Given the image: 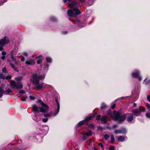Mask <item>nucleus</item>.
Segmentation results:
<instances>
[{
	"mask_svg": "<svg viewBox=\"0 0 150 150\" xmlns=\"http://www.w3.org/2000/svg\"><path fill=\"white\" fill-rule=\"evenodd\" d=\"M45 68L44 70H41L36 74H33L31 79L33 83L36 85L37 88L39 89L45 88L46 84L44 83H39V80L44 79L45 75L48 70L49 65L47 63L44 64Z\"/></svg>",
	"mask_w": 150,
	"mask_h": 150,
	"instance_id": "nucleus-1",
	"label": "nucleus"
},
{
	"mask_svg": "<svg viewBox=\"0 0 150 150\" xmlns=\"http://www.w3.org/2000/svg\"><path fill=\"white\" fill-rule=\"evenodd\" d=\"M79 5L78 2L76 1H72L69 4L70 9L68 10L67 14L69 16L76 17L81 13L78 7Z\"/></svg>",
	"mask_w": 150,
	"mask_h": 150,
	"instance_id": "nucleus-2",
	"label": "nucleus"
},
{
	"mask_svg": "<svg viewBox=\"0 0 150 150\" xmlns=\"http://www.w3.org/2000/svg\"><path fill=\"white\" fill-rule=\"evenodd\" d=\"M38 102L42 105V107L40 108L38 107L35 105H33L32 109L34 112H41L44 113L48 111L49 107L45 104L41 100H39Z\"/></svg>",
	"mask_w": 150,
	"mask_h": 150,
	"instance_id": "nucleus-3",
	"label": "nucleus"
},
{
	"mask_svg": "<svg viewBox=\"0 0 150 150\" xmlns=\"http://www.w3.org/2000/svg\"><path fill=\"white\" fill-rule=\"evenodd\" d=\"M54 106L55 107L54 112L45 114L44 115V117H55L58 114L59 110L60 105L59 102H58L57 99L55 98V101L54 102Z\"/></svg>",
	"mask_w": 150,
	"mask_h": 150,
	"instance_id": "nucleus-4",
	"label": "nucleus"
},
{
	"mask_svg": "<svg viewBox=\"0 0 150 150\" xmlns=\"http://www.w3.org/2000/svg\"><path fill=\"white\" fill-rule=\"evenodd\" d=\"M111 117L112 120L117 121L119 122L124 121L126 117L125 115L121 116L119 112H116L115 111L113 112Z\"/></svg>",
	"mask_w": 150,
	"mask_h": 150,
	"instance_id": "nucleus-5",
	"label": "nucleus"
},
{
	"mask_svg": "<svg viewBox=\"0 0 150 150\" xmlns=\"http://www.w3.org/2000/svg\"><path fill=\"white\" fill-rule=\"evenodd\" d=\"M10 85L12 88H16L17 89H21L23 87V85L22 82L19 81L17 83L14 81H12L10 82Z\"/></svg>",
	"mask_w": 150,
	"mask_h": 150,
	"instance_id": "nucleus-6",
	"label": "nucleus"
},
{
	"mask_svg": "<svg viewBox=\"0 0 150 150\" xmlns=\"http://www.w3.org/2000/svg\"><path fill=\"white\" fill-rule=\"evenodd\" d=\"M9 41L6 36L0 40V51L4 50L3 47L5 44L9 43Z\"/></svg>",
	"mask_w": 150,
	"mask_h": 150,
	"instance_id": "nucleus-7",
	"label": "nucleus"
},
{
	"mask_svg": "<svg viewBox=\"0 0 150 150\" xmlns=\"http://www.w3.org/2000/svg\"><path fill=\"white\" fill-rule=\"evenodd\" d=\"M141 109L140 108L135 109L132 111V112L134 116H138L142 112H144L145 110V108H142Z\"/></svg>",
	"mask_w": 150,
	"mask_h": 150,
	"instance_id": "nucleus-8",
	"label": "nucleus"
},
{
	"mask_svg": "<svg viewBox=\"0 0 150 150\" xmlns=\"http://www.w3.org/2000/svg\"><path fill=\"white\" fill-rule=\"evenodd\" d=\"M8 73V72L5 67H4L2 69V72L0 73V79H4L5 76L6 74Z\"/></svg>",
	"mask_w": 150,
	"mask_h": 150,
	"instance_id": "nucleus-9",
	"label": "nucleus"
},
{
	"mask_svg": "<svg viewBox=\"0 0 150 150\" xmlns=\"http://www.w3.org/2000/svg\"><path fill=\"white\" fill-rule=\"evenodd\" d=\"M25 64L28 65H33L35 64V62L34 59H29L26 60Z\"/></svg>",
	"mask_w": 150,
	"mask_h": 150,
	"instance_id": "nucleus-10",
	"label": "nucleus"
},
{
	"mask_svg": "<svg viewBox=\"0 0 150 150\" xmlns=\"http://www.w3.org/2000/svg\"><path fill=\"white\" fill-rule=\"evenodd\" d=\"M139 71L136 70L134 72L132 73V76L134 78H138L139 81H141L142 80V78L140 76H139Z\"/></svg>",
	"mask_w": 150,
	"mask_h": 150,
	"instance_id": "nucleus-11",
	"label": "nucleus"
},
{
	"mask_svg": "<svg viewBox=\"0 0 150 150\" xmlns=\"http://www.w3.org/2000/svg\"><path fill=\"white\" fill-rule=\"evenodd\" d=\"M27 147H23L22 145H17L14 148L11 149L10 150H24Z\"/></svg>",
	"mask_w": 150,
	"mask_h": 150,
	"instance_id": "nucleus-12",
	"label": "nucleus"
},
{
	"mask_svg": "<svg viewBox=\"0 0 150 150\" xmlns=\"http://www.w3.org/2000/svg\"><path fill=\"white\" fill-rule=\"evenodd\" d=\"M92 134V132L90 131L88 133H86L85 132H83V137L84 139L85 140L86 138L88 137V136L91 135Z\"/></svg>",
	"mask_w": 150,
	"mask_h": 150,
	"instance_id": "nucleus-13",
	"label": "nucleus"
},
{
	"mask_svg": "<svg viewBox=\"0 0 150 150\" xmlns=\"http://www.w3.org/2000/svg\"><path fill=\"white\" fill-rule=\"evenodd\" d=\"M107 117L105 115H103L101 118V121L103 124H106L107 122Z\"/></svg>",
	"mask_w": 150,
	"mask_h": 150,
	"instance_id": "nucleus-14",
	"label": "nucleus"
},
{
	"mask_svg": "<svg viewBox=\"0 0 150 150\" xmlns=\"http://www.w3.org/2000/svg\"><path fill=\"white\" fill-rule=\"evenodd\" d=\"M133 116L132 114H130L127 117V120L128 122H131L133 119Z\"/></svg>",
	"mask_w": 150,
	"mask_h": 150,
	"instance_id": "nucleus-15",
	"label": "nucleus"
},
{
	"mask_svg": "<svg viewBox=\"0 0 150 150\" xmlns=\"http://www.w3.org/2000/svg\"><path fill=\"white\" fill-rule=\"evenodd\" d=\"M11 58L15 62L16 64H18L20 63V61L18 60H17L16 58L13 57V55L11 56Z\"/></svg>",
	"mask_w": 150,
	"mask_h": 150,
	"instance_id": "nucleus-16",
	"label": "nucleus"
},
{
	"mask_svg": "<svg viewBox=\"0 0 150 150\" xmlns=\"http://www.w3.org/2000/svg\"><path fill=\"white\" fill-rule=\"evenodd\" d=\"M125 137L122 136H120L117 139V140L119 141L122 142L124 141L125 138Z\"/></svg>",
	"mask_w": 150,
	"mask_h": 150,
	"instance_id": "nucleus-17",
	"label": "nucleus"
},
{
	"mask_svg": "<svg viewBox=\"0 0 150 150\" xmlns=\"http://www.w3.org/2000/svg\"><path fill=\"white\" fill-rule=\"evenodd\" d=\"M50 20L51 21L54 22L57 21V18L54 16H52L50 18Z\"/></svg>",
	"mask_w": 150,
	"mask_h": 150,
	"instance_id": "nucleus-18",
	"label": "nucleus"
},
{
	"mask_svg": "<svg viewBox=\"0 0 150 150\" xmlns=\"http://www.w3.org/2000/svg\"><path fill=\"white\" fill-rule=\"evenodd\" d=\"M85 123H86L85 120H84L79 122L78 124V126H80L82 125Z\"/></svg>",
	"mask_w": 150,
	"mask_h": 150,
	"instance_id": "nucleus-19",
	"label": "nucleus"
},
{
	"mask_svg": "<svg viewBox=\"0 0 150 150\" xmlns=\"http://www.w3.org/2000/svg\"><path fill=\"white\" fill-rule=\"evenodd\" d=\"M93 116H90L88 117H87L84 120H85L86 124H87V122L91 119Z\"/></svg>",
	"mask_w": 150,
	"mask_h": 150,
	"instance_id": "nucleus-20",
	"label": "nucleus"
},
{
	"mask_svg": "<svg viewBox=\"0 0 150 150\" xmlns=\"http://www.w3.org/2000/svg\"><path fill=\"white\" fill-rule=\"evenodd\" d=\"M120 132L121 134H124L126 132V130L125 128H122L120 129Z\"/></svg>",
	"mask_w": 150,
	"mask_h": 150,
	"instance_id": "nucleus-21",
	"label": "nucleus"
},
{
	"mask_svg": "<svg viewBox=\"0 0 150 150\" xmlns=\"http://www.w3.org/2000/svg\"><path fill=\"white\" fill-rule=\"evenodd\" d=\"M46 59L47 62L50 63L52 62V59L50 57H47L46 58Z\"/></svg>",
	"mask_w": 150,
	"mask_h": 150,
	"instance_id": "nucleus-22",
	"label": "nucleus"
},
{
	"mask_svg": "<svg viewBox=\"0 0 150 150\" xmlns=\"http://www.w3.org/2000/svg\"><path fill=\"white\" fill-rule=\"evenodd\" d=\"M23 77L22 76H20L17 77L15 79L16 81H19L22 79Z\"/></svg>",
	"mask_w": 150,
	"mask_h": 150,
	"instance_id": "nucleus-23",
	"label": "nucleus"
},
{
	"mask_svg": "<svg viewBox=\"0 0 150 150\" xmlns=\"http://www.w3.org/2000/svg\"><path fill=\"white\" fill-rule=\"evenodd\" d=\"M11 67L15 71H18V68L15 66L13 64V66H11Z\"/></svg>",
	"mask_w": 150,
	"mask_h": 150,
	"instance_id": "nucleus-24",
	"label": "nucleus"
},
{
	"mask_svg": "<svg viewBox=\"0 0 150 150\" xmlns=\"http://www.w3.org/2000/svg\"><path fill=\"white\" fill-rule=\"evenodd\" d=\"M42 59H39L37 62V63L38 64H40L42 63Z\"/></svg>",
	"mask_w": 150,
	"mask_h": 150,
	"instance_id": "nucleus-25",
	"label": "nucleus"
},
{
	"mask_svg": "<svg viewBox=\"0 0 150 150\" xmlns=\"http://www.w3.org/2000/svg\"><path fill=\"white\" fill-rule=\"evenodd\" d=\"M114 142V137L113 135L111 136V143H113Z\"/></svg>",
	"mask_w": 150,
	"mask_h": 150,
	"instance_id": "nucleus-26",
	"label": "nucleus"
},
{
	"mask_svg": "<svg viewBox=\"0 0 150 150\" xmlns=\"http://www.w3.org/2000/svg\"><path fill=\"white\" fill-rule=\"evenodd\" d=\"M109 136L107 134H105L104 136V138L105 140H107L109 138Z\"/></svg>",
	"mask_w": 150,
	"mask_h": 150,
	"instance_id": "nucleus-27",
	"label": "nucleus"
},
{
	"mask_svg": "<svg viewBox=\"0 0 150 150\" xmlns=\"http://www.w3.org/2000/svg\"><path fill=\"white\" fill-rule=\"evenodd\" d=\"M11 92V91L10 89H8L5 91L4 93L6 94H8L9 93Z\"/></svg>",
	"mask_w": 150,
	"mask_h": 150,
	"instance_id": "nucleus-28",
	"label": "nucleus"
},
{
	"mask_svg": "<svg viewBox=\"0 0 150 150\" xmlns=\"http://www.w3.org/2000/svg\"><path fill=\"white\" fill-rule=\"evenodd\" d=\"M106 107V105L104 103H102L101 105V109H104Z\"/></svg>",
	"mask_w": 150,
	"mask_h": 150,
	"instance_id": "nucleus-29",
	"label": "nucleus"
},
{
	"mask_svg": "<svg viewBox=\"0 0 150 150\" xmlns=\"http://www.w3.org/2000/svg\"><path fill=\"white\" fill-rule=\"evenodd\" d=\"M43 57L42 55H39V56H37L35 58L36 59H43Z\"/></svg>",
	"mask_w": 150,
	"mask_h": 150,
	"instance_id": "nucleus-30",
	"label": "nucleus"
},
{
	"mask_svg": "<svg viewBox=\"0 0 150 150\" xmlns=\"http://www.w3.org/2000/svg\"><path fill=\"white\" fill-rule=\"evenodd\" d=\"M7 0H1L0 2V5H2L4 3L6 2Z\"/></svg>",
	"mask_w": 150,
	"mask_h": 150,
	"instance_id": "nucleus-31",
	"label": "nucleus"
},
{
	"mask_svg": "<svg viewBox=\"0 0 150 150\" xmlns=\"http://www.w3.org/2000/svg\"><path fill=\"white\" fill-rule=\"evenodd\" d=\"M28 97L26 96H25L24 97L21 98V99L22 101H25L27 98Z\"/></svg>",
	"mask_w": 150,
	"mask_h": 150,
	"instance_id": "nucleus-32",
	"label": "nucleus"
},
{
	"mask_svg": "<svg viewBox=\"0 0 150 150\" xmlns=\"http://www.w3.org/2000/svg\"><path fill=\"white\" fill-rule=\"evenodd\" d=\"M11 78V76L10 75H9L5 77V79L6 80H9Z\"/></svg>",
	"mask_w": 150,
	"mask_h": 150,
	"instance_id": "nucleus-33",
	"label": "nucleus"
},
{
	"mask_svg": "<svg viewBox=\"0 0 150 150\" xmlns=\"http://www.w3.org/2000/svg\"><path fill=\"white\" fill-rule=\"evenodd\" d=\"M146 115L147 118H150V112H146Z\"/></svg>",
	"mask_w": 150,
	"mask_h": 150,
	"instance_id": "nucleus-34",
	"label": "nucleus"
},
{
	"mask_svg": "<svg viewBox=\"0 0 150 150\" xmlns=\"http://www.w3.org/2000/svg\"><path fill=\"white\" fill-rule=\"evenodd\" d=\"M48 120V118H43L42 119V121L44 123H46L47 122Z\"/></svg>",
	"mask_w": 150,
	"mask_h": 150,
	"instance_id": "nucleus-35",
	"label": "nucleus"
},
{
	"mask_svg": "<svg viewBox=\"0 0 150 150\" xmlns=\"http://www.w3.org/2000/svg\"><path fill=\"white\" fill-rule=\"evenodd\" d=\"M7 62L9 63V64H10L11 66H13V64L12 63L11 61L9 59H7Z\"/></svg>",
	"mask_w": 150,
	"mask_h": 150,
	"instance_id": "nucleus-36",
	"label": "nucleus"
},
{
	"mask_svg": "<svg viewBox=\"0 0 150 150\" xmlns=\"http://www.w3.org/2000/svg\"><path fill=\"white\" fill-rule=\"evenodd\" d=\"M114 132L116 134H121L120 129L115 130Z\"/></svg>",
	"mask_w": 150,
	"mask_h": 150,
	"instance_id": "nucleus-37",
	"label": "nucleus"
},
{
	"mask_svg": "<svg viewBox=\"0 0 150 150\" xmlns=\"http://www.w3.org/2000/svg\"><path fill=\"white\" fill-rule=\"evenodd\" d=\"M115 149V147L114 146H110L108 150H114Z\"/></svg>",
	"mask_w": 150,
	"mask_h": 150,
	"instance_id": "nucleus-38",
	"label": "nucleus"
},
{
	"mask_svg": "<svg viewBox=\"0 0 150 150\" xmlns=\"http://www.w3.org/2000/svg\"><path fill=\"white\" fill-rule=\"evenodd\" d=\"M101 115H98L96 118V119L97 120H99L100 119L101 120Z\"/></svg>",
	"mask_w": 150,
	"mask_h": 150,
	"instance_id": "nucleus-39",
	"label": "nucleus"
},
{
	"mask_svg": "<svg viewBox=\"0 0 150 150\" xmlns=\"http://www.w3.org/2000/svg\"><path fill=\"white\" fill-rule=\"evenodd\" d=\"M25 56V57H27L28 55V53L26 52H23L22 53Z\"/></svg>",
	"mask_w": 150,
	"mask_h": 150,
	"instance_id": "nucleus-40",
	"label": "nucleus"
},
{
	"mask_svg": "<svg viewBox=\"0 0 150 150\" xmlns=\"http://www.w3.org/2000/svg\"><path fill=\"white\" fill-rule=\"evenodd\" d=\"M25 93V91L23 90H20L19 91V93L21 94H24Z\"/></svg>",
	"mask_w": 150,
	"mask_h": 150,
	"instance_id": "nucleus-41",
	"label": "nucleus"
},
{
	"mask_svg": "<svg viewBox=\"0 0 150 150\" xmlns=\"http://www.w3.org/2000/svg\"><path fill=\"white\" fill-rule=\"evenodd\" d=\"M29 98L30 99L32 100H34L35 99V97L32 96H30Z\"/></svg>",
	"mask_w": 150,
	"mask_h": 150,
	"instance_id": "nucleus-42",
	"label": "nucleus"
},
{
	"mask_svg": "<svg viewBox=\"0 0 150 150\" xmlns=\"http://www.w3.org/2000/svg\"><path fill=\"white\" fill-rule=\"evenodd\" d=\"M21 60L22 62H23L25 60V58L24 56H21Z\"/></svg>",
	"mask_w": 150,
	"mask_h": 150,
	"instance_id": "nucleus-43",
	"label": "nucleus"
},
{
	"mask_svg": "<svg viewBox=\"0 0 150 150\" xmlns=\"http://www.w3.org/2000/svg\"><path fill=\"white\" fill-rule=\"evenodd\" d=\"M98 146H100L102 148L103 147V144L101 143H98Z\"/></svg>",
	"mask_w": 150,
	"mask_h": 150,
	"instance_id": "nucleus-44",
	"label": "nucleus"
},
{
	"mask_svg": "<svg viewBox=\"0 0 150 150\" xmlns=\"http://www.w3.org/2000/svg\"><path fill=\"white\" fill-rule=\"evenodd\" d=\"M146 105L147 108L150 110V105L148 103L146 104Z\"/></svg>",
	"mask_w": 150,
	"mask_h": 150,
	"instance_id": "nucleus-45",
	"label": "nucleus"
},
{
	"mask_svg": "<svg viewBox=\"0 0 150 150\" xmlns=\"http://www.w3.org/2000/svg\"><path fill=\"white\" fill-rule=\"evenodd\" d=\"M3 90L2 88L0 87V93H1L2 94L3 93Z\"/></svg>",
	"mask_w": 150,
	"mask_h": 150,
	"instance_id": "nucleus-46",
	"label": "nucleus"
},
{
	"mask_svg": "<svg viewBox=\"0 0 150 150\" xmlns=\"http://www.w3.org/2000/svg\"><path fill=\"white\" fill-rule=\"evenodd\" d=\"M1 54L3 55H5L6 54V53L5 51H3L1 53Z\"/></svg>",
	"mask_w": 150,
	"mask_h": 150,
	"instance_id": "nucleus-47",
	"label": "nucleus"
},
{
	"mask_svg": "<svg viewBox=\"0 0 150 150\" xmlns=\"http://www.w3.org/2000/svg\"><path fill=\"white\" fill-rule=\"evenodd\" d=\"M115 104H113L111 106V108L112 109H113L115 107Z\"/></svg>",
	"mask_w": 150,
	"mask_h": 150,
	"instance_id": "nucleus-48",
	"label": "nucleus"
},
{
	"mask_svg": "<svg viewBox=\"0 0 150 150\" xmlns=\"http://www.w3.org/2000/svg\"><path fill=\"white\" fill-rule=\"evenodd\" d=\"M147 99L150 102V95L147 96Z\"/></svg>",
	"mask_w": 150,
	"mask_h": 150,
	"instance_id": "nucleus-49",
	"label": "nucleus"
},
{
	"mask_svg": "<svg viewBox=\"0 0 150 150\" xmlns=\"http://www.w3.org/2000/svg\"><path fill=\"white\" fill-rule=\"evenodd\" d=\"M1 58L2 59H4L6 58V57L5 56V55H3V56L1 57Z\"/></svg>",
	"mask_w": 150,
	"mask_h": 150,
	"instance_id": "nucleus-50",
	"label": "nucleus"
},
{
	"mask_svg": "<svg viewBox=\"0 0 150 150\" xmlns=\"http://www.w3.org/2000/svg\"><path fill=\"white\" fill-rule=\"evenodd\" d=\"M117 127V125H114L113 126V128H115L116 127Z\"/></svg>",
	"mask_w": 150,
	"mask_h": 150,
	"instance_id": "nucleus-51",
	"label": "nucleus"
},
{
	"mask_svg": "<svg viewBox=\"0 0 150 150\" xmlns=\"http://www.w3.org/2000/svg\"><path fill=\"white\" fill-rule=\"evenodd\" d=\"M98 128L99 129L101 130L102 129V128L100 127H98Z\"/></svg>",
	"mask_w": 150,
	"mask_h": 150,
	"instance_id": "nucleus-52",
	"label": "nucleus"
},
{
	"mask_svg": "<svg viewBox=\"0 0 150 150\" xmlns=\"http://www.w3.org/2000/svg\"><path fill=\"white\" fill-rule=\"evenodd\" d=\"M81 2H83L84 1V0H79Z\"/></svg>",
	"mask_w": 150,
	"mask_h": 150,
	"instance_id": "nucleus-53",
	"label": "nucleus"
},
{
	"mask_svg": "<svg viewBox=\"0 0 150 150\" xmlns=\"http://www.w3.org/2000/svg\"><path fill=\"white\" fill-rule=\"evenodd\" d=\"M2 94L1 93H0V98L2 96Z\"/></svg>",
	"mask_w": 150,
	"mask_h": 150,
	"instance_id": "nucleus-54",
	"label": "nucleus"
},
{
	"mask_svg": "<svg viewBox=\"0 0 150 150\" xmlns=\"http://www.w3.org/2000/svg\"><path fill=\"white\" fill-rule=\"evenodd\" d=\"M62 33H63V34H66V32H65V31H64V32H62Z\"/></svg>",
	"mask_w": 150,
	"mask_h": 150,
	"instance_id": "nucleus-55",
	"label": "nucleus"
},
{
	"mask_svg": "<svg viewBox=\"0 0 150 150\" xmlns=\"http://www.w3.org/2000/svg\"><path fill=\"white\" fill-rule=\"evenodd\" d=\"M93 149L94 150H97V149L96 148H93Z\"/></svg>",
	"mask_w": 150,
	"mask_h": 150,
	"instance_id": "nucleus-56",
	"label": "nucleus"
},
{
	"mask_svg": "<svg viewBox=\"0 0 150 150\" xmlns=\"http://www.w3.org/2000/svg\"><path fill=\"white\" fill-rule=\"evenodd\" d=\"M64 2L65 3H66V0H63Z\"/></svg>",
	"mask_w": 150,
	"mask_h": 150,
	"instance_id": "nucleus-57",
	"label": "nucleus"
},
{
	"mask_svg": "<svg viewBox=\"0 0 150 150\" xmlns=\"http://www.w3.org/2000/svg\"><path fill=\"white\" fill-rule=\"evenodd\" d=\"M71 0H68V1L69 2H71Z\"/></svg>",
	"mask_w": 150,
	"mask_h": 150,
	"instance_id": "nucleus-58",
	"label": "nucleus"
},
{
	"mask_svg": "<svg viewBox=\"0 0 150 150\" xmlns=\"http://www.w3.org/2000/svg\"><path fill=\"white\" fill-rule=\"evenodd\" d=\"M136 104L135 103H134V106H136Z\"/></svg>",
	"mask_w": 150,
	"mask_h": 150,
	"instance_id": "nucleus-59",
	"label": "nucleus"
},
{
	"mask_svg": "<svg viewBox=\"0 0 150 150\" xmlns=\"http://www.w3.org/2000/svg\"><path fill=\"white\" fill-rule=\"evenodd\" d=\"M36 121H38V120H36Z\"/></svg>",
	"mask_w": 150,
	"mask_h": 150,
	"instance_id": "nucleus-60",
	"label": "nucleus"
},
{
	"mask_svg": "<svg viewBox=\"0 0 150 150\" xmlns=\"http://www.w3.org/2000/svg\"><path fill=\"white\" fill-rule=\"evenodd\" d=\"M62 9H63V7H62Z\"/></svg>",
	"mask_w": 150,
	"mask_h": 150,
	"instance_id": "nucleus-61",
	"label": "nucleus"
},
{
	"mask_svg": "<svg viewBox=\"0 0 150 150\" xmlns=\"http://www.w3.org/2000/svg\"><path fill=\"white\" fill-rule=\"evenodd\" d=\"M66 2H67V0H66Z\"/></svg>",
	"mask_w": 150,
	"mask_h": 150,
	"instance_id": "nucleus-62",
	"label": "nucleus"
}]
</instances>
